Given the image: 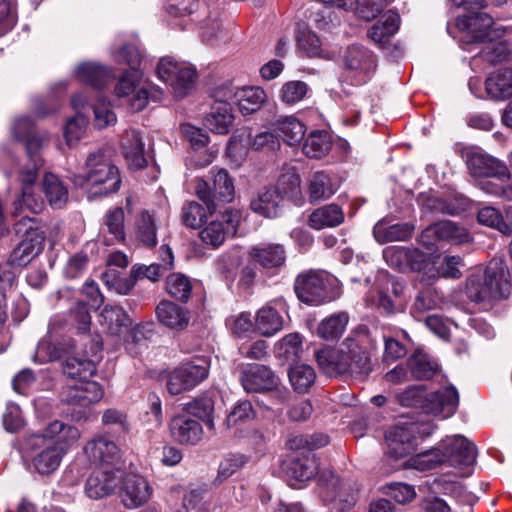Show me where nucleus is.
<instances>
[{
	"instance_id": "nucleus-1",
	"label": "nucleus",
	"mask_w": 512,
	"mask_h": 512,
	"mask_svg": "<svg viewBox=\"0 0 512 512\" xmlns=\"http://www.w3.org/2000/svg\"><path fill=\"white\" fill-rule=\"evenodd\" d=\"M374 342L366 330L349 334L338 348L325 347L315 353L320 370L329 377L366 376L372 371Z\"/></svg>"
},
{
	"instance_id": "nucleus-2",
	"label": "nucleus",
	"mask_w": 512,
	"mask_h": 512,
	"mask_svg": "<svg viewBox=\"0 0 512 512\" xmlns=\"http://www.w3.org/2000/svg\"><path fill=\"white\" fill-rule=\"evenodd\" d=\"M84 168L85 172L74 175L72 181L81 187L88 186L90 196H106L119 190V170L106 157L104 149L90 153L85 160Z\"/></svg>"
},
{
	"instance_id": "nucleus-3",
	"label": "nucleus",
	"mask_w": 512,
	"mask_h": 512,
	"mask_svg": "<svg viewBox=\"0 0 512 512\" xmlns=\"http://www.w3.org/2000/svg\"><path fill=\"white\" fill-rule=\"evenodd\" d=\"M20 140L25 142L30 164H27L20 172L19 179L22 183V195L20 199L14 202V205L15 209H18V206L24 204L33 213H38L42 209V203L34 199L31 186L35 183L38 169L43 164L39 152L44 146L46 138L32 133Z\"/></svg>"
},
{
	"instance_id": "nucleus-4",
	"label": "nucleus",
	"mask_w": 512,
	"mask_h": 512,
	"mask_svg": "<svg viewBox=\"0 0 512 512\" xmlns=\"http://www.w3.org/2000/svg\"><path fill=\"white\" fill-rule=\"evenodd\" d=\"M212 183L197 178L195 179V194L206 205L210 214L217 209L230 203L235 197V187L232 177L223 168H212Z\"/></svg>"
},
{
	"instance_id": "nucleus-5",
	"label": "nucleus",
	"mask_w": 512,
	"mask_h": 512,
	"mask_svg": "<svg viewBox=\"0 0 512 512\" xmlns=\"http://www.w3.org/2000/svg\"><path fill=\"white\" fill-rule=\"evenodd\" d=\"M279 186H268L260 190L251 200V209L266 218L278 216L284 195L296 190L300 186V177L294 171H288L279 177Z\"/></svg>"
},
{
	"instance_id": "nucleus-6",
	"label": "nucleus",
	"mask_w": 512,
	"mask_h": 512,
	"mask_svg": "<svg viewBox=\"0 0 512 512\" xmlns=\"http://www.w3.org/2000/svg\"><path fill=\"white\" fill-rule=\"evenodd\" d=\"M333 280V277L323 270L305 271L296 277L294 290L301 302L318 306L333 300Z\"/></svg>"
},
{
	"instance_id": "nucleus-7",
	"label": "nucleus",
	"mask_w": 512,
	"mask_h": 512,
	"mask_svg": "<svg viewBox=\"0 0 512 512\" xmlns=\"http://www.w3.org/2000/svg\"><path fill=\"white\" fill-rule=\"evenodd\" d=\"M16 234L21 236V241L13 249L7 262L12 266L24 267L29 264L43 249L44 236L35 227L33 218L22 217L14 226Z\"/></svg>"
},
{
	"instance_id": "nucleus-8",
	"label": "nucleus",
	"mask_w": 512,
	"mask_h": 512,
	"mask_svg": "<svg viewBox=\"0 0 512 512\" xmlns=\"http://www.w3.org/2000/svg\"><path fill=\"white\" fill-rule=\"evenodd\" d=\"M104 395L102 387L95 381L81 380L77 385L68 387L62 396V401L69 406L67 414L73 421L87 420L90 406L99 402Z\"/></svg>"
},
{
	"instance_id": "nucleus-9",
	"label": "nucleus",
	"mask_w": 512,
	"mask_h": 512,
	"mask_svg": "<svg viewBox=\"0 0 512 512\" xmlns=\"http://www.w3.org/2000/svg\"><path fill=\"white\" fill-rule=\"evenodd\" d=\"M240 382L248 393H261L275 390L281 401L289 395L286 389H278L279 378L267 366L261 364H247L242 368Z\"/></svg>"
},
{
	"instance_id": "nucleus-10",
	"label": "nucleus",
	"mask_w": 512,
	"mask_h": 512,
	"mask_svg": "<svg viewBox=\"0 0 512 512\" xmlns=\"http://www.w3.org/2000/svg\"><path fill=\"white\" fill-rule=\"evenodd\" d=\"M24 444L26 450L32 453L34 469L41 475H49L56 471L66 455L62 448L55 447L33 434L25 438Z\"/></svg>"
},
{
	"instance_id": "nucleus-11",
	"label": "nucleus",
	"mask_w": 512,
	"mask_h": 512,
	"mask_svg": "<svg viewBox=\"0 0 512 512\" xmlns=\"http://www.w3.org/2000/svg\"><path fill=\"white\" fill-rule=\"evenodd\" d=\"M123 479L120 468H97L87 477L84 485L85 495L93 500L112 495Z\"/></svg>"
},
{
	"instance_id": "nucleus-12",
	"label": "nucleus",
	"mask_w": 512,
	"mask_h": 512,
	"mask_svg": "<svg viewBox=\"0 0 512 512\" xmlns=\"http://www.w3.org/2000/svg\"><path fill=\"white\" fill-rule=\"evenodd\" d=\"M445 463L451 466L466 469V475L470 474V467L476 462L477 450L475 445L467 438L456 435L441 441Z\"/></svg>"
},
{
	"instance_id": "nucleus-13",
	"label": "nucleus",
	"mask_w": 512,
	"mask_h": 512,
	"mask_svg": "<svg viewBox=\"0 0 512 512\" xmlns=\"http://www.w3.org/2000/svg\"><path fill=\"white\" fill-rule=\"evenodd\" d=\"M208 376V364L201 360L199 363H186L174 369L167 380V390L171 395H179L192 389Z\"/></svg>"
},
{
	"instance_id": "nucleus-14",
	"label": "nucleus",
	"mask_w": 512,
	"mask_h": 512,
	"mask_svg": "<svg viewBox=\"0 0 512 512\" xmlns=\"http://www.w3.org/2000/svg\"><path fill=\"white\" fill-rule=\"evenodd\" d=\"M492 25V17L485 12H471L456 19V26L464 33L463 39L467 43L492 41Z\"/></svg>"
},
{
	"instance_id": "nucleus-15",
	"label": "nucleus",
	"mask_w": 512,
	"mask_h": 512,
	"mask_svg": "<svg viewBox=\"0 0 512 512\" xmlns=\"http://www.w3.org/2000/svg\"><path fill=\"white\" fill-rule=\"evenodd\" d=\"M88 460L99 468H119L121 451L117 444L109 438L98 435L89 440L83 447Z\"/></svg>"
},
{
	"instance_id": "nucleus-16",
	"label": "nucleus",
	"mask_w": 512,
	"mask_h": 512,
	"mask_svg": "<svg viewBox=\"0 0 512 512\" xmlns=\"http://www.w3.org/2000/svg\"><path fill=\"white\" fill-rule=\"evenodd\" d=\"M447 241L451 244L461 245L472 241L468 230L452 221L437 222L426 228L421 234V242L425 246L433 245L430 238Z\"/></svg>"
},
{
	"instance_id": "nucleus-17",
	"label": "nucleus",
	"mask_w": 512,
	"mask_h": 512,
	"mask_svg": "<svg viewBox=\"0 0 512 512\" xmlns=\"http://www.w3.org/2000/svg\"><path fill=\"white\" fill-rule=\"evenodd\" d=\"M34 436L42 437L45 442L62 448L67 453L80 439V430L71 424L60 420L49 422L42 432L32 433Z\"/></svg>"
},
{
	"instance_id": "nucleus-18",
	"label": "nucleus",
	"mask_w": 512,
	"mask_h": 512,
	"mask_svg": "<svg viewBox=\"0 0 512 512\" xmlns=\"http://www.w3.org/2000/svg\"><path fill=\"white\" fill-rule=\"evenodd\" d=\"M121 501L128 509H136L143 506L151 497L152 488L148 481L137 474L123 473L121 481Z\"/></svg>"
},
{
	"instance_id": "nucleus-19",
	"label": "nucleus",
	"mask_w": 512,
	"mask_h": 512,
	"mask_svg": "<svg viewBox=\"0 0 512 512\" xmlns=\"http://www.w3.org/2000/svg\"><path fill=\"white\" fill-rule=\"evenodd\" d=\"M459 403V395L454 386H446L426 396L423 409L434 416L443 418L452 416Z\"/></svg>"
},
{
	"instance_id": "nucleus-20",
	"label": "nucleus",
	"mask_w": 512,
	"mask_h": 512,
	"mask_svg": "<svg viewBox=\"0 0 512 512\" xmlns=\"http://www.w3.org/2000/svg\"><path fill=\"white\" fill-rule=\"evenodd\" d=\"M141 76L140 71H126L115 86V95L119 98L127 97L134 93L129 99V107L133 112L143 110L148 103L147 90L145 88L136 90Z\"/></svg>"
},
{
	"instance_id": "nucleus-21",
	"label": "nucleus",
	"mask_w": 512,
	"mask_h": 512,
	"mask_svg": "<svg viewBox=\"0 0 512 512\" xmlns=\"http://www.w3.org/2000/svg\"><path fill=\"white\" fill-rule=\"evenodd\" d=\"M319 463L315 455L308 452L293 459L286 468V476L289 485L293 488H301L316 475Z\"/></svg>"
},
{
	"instance_id": "nucleus-22",
	"label": "nucleus",
	"mask_w": 512,
	"mask_h": 512,
	"mask_svg": "<svg viewBox=\"0 0 512 512\" xmlns=\"http://www.w3.org/2000/svg\"><path fill=\"white\" fill-rule=\"evenodd\" d=\"M466 164L471 175L475 177H509L507 167L502 162L488 155L469 153Z\"/></svg>"
},
{
	"instance_id": "nucleus-23",
	"label": "nucleus",
	"mask_w": 512,
	"mask_h": 512,
	"mask_svg": "<svg viewBox=\"0 0 512 512\" xmlns=\"http://www.w3.org/2000/svg\"><path fill=\"white\" fill-rule=\"evenodd\" d=\"M483 277L497 298L508 297L512 285L509 279L508 266L504 260L492 259L486 266Z\"/></svg>"
},
{
	"instance_id": "nucleus-24",
	"label": "nucleus",
	"mask_w": 512,
	"mask_h": 512,
	"mask_svg": "<svg viewBox=\"0 0 512 512\" xmlns=\"http://www.w3.org/2000/svg\"><path fill=\"white\" fill-rule=\"evenodd\" d=\"M383 258L389 266L399 270H420L425 261V254L418 249L392 246L383 251Z\"/></svg>"
},
{
	"instance_id": "nucleus-25",
	"label": "nucleus",
	"mask_w": 512,
	"mask_h": 512,
	"mask_svg": "<svg viewBox=\"0 0 512 512\" xmlns=\"http://www.w3.org/2000/svg\"><path fill=\"white\" fill-rule=\"evenodd\" d=\"M387 442V454L394 459H401L416 450L417 443L405 425H397L391 428L385 435Z\"/></svg>"
},
{
	"instance_id": "nucleus-26",
	"label": "nucleus",
	"mask_w": 512,
	"mask_h": 512,
	"mask_svg": "<svg viewBox=\"0 0 512 512\" xmlns=\"http://www.w3.org/2000/svg\"><path fill=\"white\" fill-rule=\"evenodd\" d=\"M172 437L181 444H196L201 440L203 429L198 421L186 416H175L170 422Z\"/></svg>"
},
{
	"instance_id": "nucleus-27",
	"label": "nucleus",
	"mask_w": 512,
	"mask_h": 512,
	"mask_svg": "<svg viewBox=\"0 0 512 512\" xmlns=\"http://www.w3.org/2000/svg\"><path fill=\"white\" fill-rule=\"evenodd\" d=\"M156 316L158 321L164 326L175 329H185L190 320L187 309L177 305L174 302L163 300L156 307Z\"/></svg>"
},
{
	"instance_id": "nucleus-28",
	"label": "nucleus",
	"mask_w": 512,
	"mask_h": 512,
	"mask_svg": "<svg viewBox=\"0 0 512 512\" xmlns=\"http://www.w3.org/2000/svg\"><path fill=\"white\" fill-rule=\"evenodd\" d=\"M343 209L337 204H327L311 212L308 225L314 230L334 228L344 222Z\"/></svg>"
},
{
	"instance_id": "nucleus-29",
	"label": "nucleus",
	"mask_w": 512,
	"mask_h": 512,
	"mask_svg": "<svg viewBox=\"0 0 512 512\" xmlns=\"http://www.w3.org/2000/svg\"><path fill=\"white\" fill-rule=\"evenodd\" d=\"M345 68L358 73L368 75L375 69V60L372 53L363 46L351 45L344 54Z\"/></svg>"
},
{
	"instance_id": "nucleus-30",
	"label": "nucleus",
	"mask_w": 512,
	"mask_h": 512,
	"mask_svg": "<svg viewBox=\"0 0 512 512\" xmlns=\"http://www.w3.org/2000/svg\"><path fill=\"white\" fill-rule=\"evenodd\" d=\"M337 190L336 182L324 171L313 173L308 180L307 191L311 203L325 201L332 197Z\"/></svg>"
},
{
	"instance_id": "nucleus-31",
	"label": "nucleus",
	"mask_w": 512,
	"mask_h": 512,
	"mask_svg": "<svg viewBox=\"0 0 512 512\" xmlns=\"http://www.w3.org/2000/svg\"><path fill=\"white\" fill-rule=\"evenodd\" d=\"M284 319L272 306L265 305L257 310L254 330L264 337H272L283 329Z\"/></svg>"
},
{
	"instance_id": "nucleus-32",
	"label": "nucleus",
	"mask_w": 512,
	"mask_h": 512,
	"mask_svg": "<svg viewBox=\"0 0 512 512\" xmlns=\"http://www.w3.org/2000/svg\"><path fill=\"white\" fill-rule=\"evenodd\" d=\"M485 89L491 99L503 101L512 98V69L493 72L485 81Z\"/></svg>"
},
{
	"instance_id": "nucleus-33",
	"label": "nucleus",
	"mask_w": 512,
	"mask_h": 512,
	"mask_svg": "<svg viewBox=\"0 0 512 512\" xmlns=\"http://www.w3.org/2000/svg\"><path fill=\"white\" fill-rule=\"evenodd\" d=\"M414 225L397 223L389 225L385 219L379 220L374 228L373 235L377 242L384 244L394 241H406L412 237Z\"/></svg>"
},
{
	"instance_id": "nucleus-34",
	"label": "nucleus",
	"mask_w": 512,
	"mask_h": 512,
	"mask_svg": "<svg viewBox=\"0 0 512 512\" xmlns=\"http://www.w3.org/2000/svg\"><path fill=\"white\" fill-rule=\"evenodd\" d=\"M250 257L264 268L280 267L285 263V249L280 244H259L250 249Z\"/></svg>"
},
{
	"instance_id": "nucleus-35",
	"label": "nucleus",
	"mask_w": 512,
	"mask_h": 512,
	"mask_svg": "<svg viewBox=\"0 0 512 512\" xmlns=\"http://www.w3.org/2000/svg\"><path fill=\"white\" fill-rule=\"evenodd\" d=\"M76 77L95 88L105 86L114 77L111 69L98 63L84 62L78 65Z\"/></svg>"
},
{
	"instance_id": "nucleus-36",
	"label": "nucleus",
	"mask_w": 512,
	"mask_h": 512,
	"mask_svg": "<svg viewBox=\"0 0 512 512\" xmlns=\"http://www.w3.org/2000/svg\"><path fill=\"white\" fill-rule=\"evenodd\" d=\"M122 147L130 167L141 169L146 166L147 160L145 158L144 142L138 131H128L122 142Z\"/></svg>"
},
{
	"instance_id": "nucleus-37",
	"label": "nucleus",
	"mask_w": 512,
	"mask_h": 512,
	"mask_svg": "<svg viewBox=\"0 0 512 512\" xmlns=\"http://www.w3.org/2000/svg\"><path fill=\"white\" fill-rule=\"evenodd\" d=\"M135 236L139 243L147 248L157 244L155 216L148 210L141 211L135 220Z\"/></svg>"
},
{
	"instance_id": "nucleus-38",
	"label": "nucleus",
	"mask_w": 512,
	"mask_h": 512,
	"mask_svg": "<svg viewBox=\"0 0 512 512\" xmlns=\"http://www.w3.org/2000/svg\"><path fill=\"white\" fill-rule=\"evenodd\" d=\"M400 17L394 11L385 12L370 28L369 37L378 44L388 41L399 29Z\"/></svg>"
},
{
	"instance_id": "nucleus-39",
	"label": "nucleus",
	"mask_w": 512,
	"mask_h": 512,
	"mask_svg": "<svg viewBox=\"0 0 512 512\" xmlns=\"http://www.w3.org/2000/svg\"><path fill=\"white\" fill-rule=\"evenodd\" d=\"M279 139L292 146L299 143L305 135V126L294 116L277 119L273 124Z\"/></svg>"
},
{
	"instance_id": "nucleus-40",
	"label": "nucleus",
	"mask_w": 512,
	"mask_h": 512,
	"mask_svg": "<svg viewBox=\"0 0 512 512\" xmlns=\"http://www.w3.org/2000/svg\"><path fill=\"white\" fill-rule=\"evenodd\" d=\"M130 323L129 315L121 306L106 305L100 313V324L111 335H118Z\"/></svg>"
},
{
	"instance_id": "nucleus-41",
	"label": "nucleus",
	"mask_w": 512,
	"mask_h": 512,
	"mask_svg": "<svg viewBox=\"0 0 512 512\" xmlns=\"http://www.w3.org/2000/svg\"><path fill=\"white\" fill-rule=\"evenodd\" d=\"M267 100V95L261 87H244L238 91L237 103L243 115L258 111Z\"/></svg>"
},
{
	"instance_id": "nucleus-42",
	"label": "nucleus",
	"mask_w": 512,
	"mask_h": 512,
	"mask_svg": "<svg viewBox=\"0 0 512 512\" xmlns=\"http://www.w3.org/2000/svg\"><path fill=\"white\" fill-rule=\"evenodd\" d=\"M43 191L53 208H62L68 201V190L59 180V178L51 173H47L43 180Z\"/></svg>"
},
{
	"instance_id": "nucleus-43",
	"label": "nucleus",
	"mask_w": 512,
	"mask_h": 512,
	"mask_svg": "<svg viewBox=\"0 0 512 512\" xmlns=\"http://www.w3.org/2000/svg\"><path fill=\"white\" fill-rule=\"evenodd\" d=\"M318 493L324 502H334L342 495V484L338 476L324 469L318 478Z\"/></svg>"
},
{
	"instance_id": "nucleus-44",
	"label": "nucleus",
	"mask_w": 512,
	"mask_h": 512,
	"mask_svg": "<svg viewBox=\"0 0 512 512\" xmlns=\"http://www.w3.org/2000/svg\"><path fill=\"white\" fill-rule=\"evenodd\" d=\"M233 119L234 116L230 105L212 106L211 113L206 118V125L214 133L227 134Z\"/></svg>"
},
{
	"instance_id": "nucleus-45",
	"label": "nucleus",
	"mask_w": 512,
	"mask_h": 512,
	"mask_svg": "<svg viewBox=\"0 0 512 512\" xmlns=\"http://www.w3.org/2000/svg\"><path fill=\"white\" fill-rule=\"evenodd\" d=\"M348 320V315L344 312L331 315L321 321L317 335L327 341L338 339L343 334Z\"/></svg>"
},
{
	"instance_id": "nucleus-46",
	"label": "nucleus",
	"mask_w": 512,
	"mask_h": 512,
	"mask_svg": "<svg viewBox=\"0 0 512 512\" xmlns=\"http://www.w3.org/2000/svg\"><path fill=\"white\" fill-rule=\"evenodd\" d=\"M407 463L409 467L420 471L434 469L437 466L444 464L445 456H443L441 442L437 447L423 451L411 457Z\"/></svg>"
},
{
	"instance_id": "nucleus-47",
	"label": "nucleus",
	"mask_w": 512,
	"mask_h": 512,
	"mask_svg": "<svg viewBox=\"0 0 512 512\" xmlns=\"http://www.w3.org/2000/svg\"><path fill=\"white\" fill-rule=\"evenodd\" d=\"M63 372L71 378L85 380L96 372V364L93 360L81 357H68L62 365Z\"/></svg>"
},
{
	"instance_id": "nucleus-48",
	"label": "nucleus",
	"mask_w": 512,
	"mask_h": 512,
	"mask_svg": "<svg viewBox=\"0 0 512 512\" xmlns=\"http://www.w3.org/2000/svg\"><path fill=\"white\" fill-rule=\"evenodd\" d=\"M331 148L330 135L325 131H314L303 144V152L310 158H321Z\"/></svg>"
},
{
	"instance_id": "nucleus-49",
	"label": "nucleus",
	"mask_w": 512,
	"mask_h": 512,
	"mask_svg": "<svg viewBox=\"0 0 512 512\" xmlns=\"http://www.w3.org/2000/svg\"><path fill=\"white\" fill-rule=\"evenodd\" d=\"M407 365L413 378L426 380L432 378L437 372L438 366L427 355L415 353L412 355Z\"/></svg>"
},
{
	"instance_id": "nucleus-50",
	"label": "nucleus",
	"mask_w": 512,
	"mask_h": 512,
	"mask_svg": "<svg viewBox=\"0 0 512 512\" xmlns=\"http://www.w3.org/2000/svg\"><path fill=\"white\" fill-rule=\"evenodd\" d=\"M315 378V371L310 365L296 364L290 368L289 380L295 391L306 392L313 385Z\"/></svg>"
},
{
	"instance_id": "nucleus-51",
	"label": "nucleus",
	"mask_w": 512,
	"mask_h": 512,
	"mask_svg": "<svg viewBox=\"0 0 512 512\" xmlns=\"http://www.w3.org/2000/svg\"><path fill=\"white\" fill-rule=\"evenodd\" d=\"M466 295L473 302H484L498 299L485 278L482 276H471L466 283Z\"/></svg>"
},
{
	"instance_id": "nucleus-52",
	"label": "nucleus",
	"mask_w": 512,
	"mask_h": 512,
	"mask_svg": "<svg viewBox=\"0 0 512 512\" xmlns=\"http://www.w3.org/2000/svg\"><path fill=\"white\" fill-rule=\"evenodd\" d=\"M124 219V210L121 207L113 208L106 213L104 225L111 236L107 241L121 242L125 239Z\"/></svg>"
},
{
	"instance_id": "nucleus-53",
	"label": "nucleus",
	"mask_w": 512,
	"mask_h": 512,
	"mask_svg": "<svg viewBox=\"0 0 512 512\" xmlns=\"http://www.w3.org/2000/svg\"><path fill=\"white\" fill-rule=\"evenodd\" d=\"M196 77V70L183 63L170 86L172 87L176 97L182 98L192 89Z\"/></svg>"
},
{
	"instance_id": "nucleus-54",
	"label": "nucleus",
	"mask_w": 512,
	"mask_h": 512,
	"mask_svg": "<svg viewBox=\"0 0 512 512\" xmlns=\"http://www.w3.org/2000/svg\"><path fill=\"white\" fill-rule=\"evenodd\" d=\"M477 219L479 223L494 228L504 235L512 234L511 226L504 221L500 211L494 207L486 206L481 208L478 211Z\"/></svg>"
},
{
	"instance_id": "nucleus-55",
	"label": "nucleus",
	"mask_w": 512,
	"mask_h": 512,
	"mask_svg": "<svg viewBox=\"0 0 512 512\" xmlns=\"http://www.w3.org/2000/svg\"><path fill=\"white\" fill-rule=\"evenodd\" d=\"M227 235L224 224L220 221H211L199 233V237L204 245L210 248L220 247Z\"/></svg>"
},
{
	"instance_id": "nucleus-56",
	"label": "nucleus",
	"mask_w": 512,
	"mask_h": 512,
	"mask_svg": "<svg viewBox=\"0 0 512 512\" xmlns=\"http://www.w3.org/2000/svg\"><path fill=\"white\" fill-rule=\"evenodd\" d=\"M166 290L174 298L187 301L192 292L190 280L181 273H174L166 279Z\"/></svg>"
},
{
	"instance_id": "nucleus-57",
	"label": "nucleus",
	"mask_w": 512,
	"mask_h": 512,
	"mask_svg": "<svg viewBox=\"0 0 512 512\" xmlns=\"http://www.w3.org/2000/svg\"><path fill=\"white\" fill-rule=\"evenodd\" d=\"M88 125V118L82 114H76L68 119L63 131L66 143L71 146L81 140L86 134Z\"/></svg>"
},
{
	"instance_id": "nucleus-58",
	"label": "nucleus",
	"mask_w": 512,
	"mask_h": 512,
	"mask_svg": "<svg viewBox=\"0 0 512 512\" xmlns=\"http://www.w3.org/2000/svg\"><path fill=\"white\" fill-rule=\"evenodd\" d=\"M153 334V324L152 323H142L134 326L130 332L126 342L127 351L136 356L138 351V346H145V341L150 338Z\"/></svg>"
},
{
	"instance_id": "nucleus-59",
	"label": "nucleus",
	"mask_w": 512,
	"mask_h": 512,
	"mask_svg": "<svg viewBox=\"0 0 512 512\" xmlns=\"http://www.w3.org/2000/svg\"><path fill=\"white\" fill-rule=\"evenodd\" d=\"M188 411L194 416L202 419L209 429L214 428L212 413L214 411V401L211 397L205 395L195 399L188 404Z\"/></svg>"
},
{
	"instance_id": "nucleus-60",
	"label": "nucleus",
	"mask_w": 512,
	"mask_h": 512,
	"mask_svg": "<svg viewBox=\"0 0 512 512\" xmlns=\"http://www.w3.org/2000/svg\"><path fill=\"white\" fill-rule=\"evenodd\" d=\"M181 219L185 226L199 228L206 219L205 209L195 201L186 202L182 207Z\"/></svg>"
},
{
	"instance_id": "nucleus-61",
	"label": "nucleus",
	"mask_w": 512,
	"mask_h": 512,
	"mask_svg": "<svg viewBox=\"0 0 512 512\" xmlns=\"http://www.w3.org/2000/svg\"><path fill=\"white\" fill-rule=\"evenodd\" d=\"M280 356L287 360L298 358L302 351V339L298 333H291L283 337L276 345Z\"/></svg>"
},
{
	"instance_id": "nucleus-62",
	"label": "nucleus",
	"mask_w": 512,
	"mask_h": 512,
	"mask_svg": "<svg viewBox=\"0 0 512 512\" xmlns=\"http://www.w3.org/2000/svg\"><path fill=\"white\" fill-rule=\"evenodd\" d=\"M308 86L303 81H289L285 83L279 92L282 102L292 105L300 102L307 94Z\"/></svg>"
},
{
	"instance_id": "nucleus-63",
	"label": "nucleus",
	"mask_w": 512,
	"mask_h": 512,
	"mask_svg": "<svg viewBox=\"0 0 512 512\" xmlns=\"http://www.w3.org/2000/svg\"><path fill=\"white\" fill-rule=\"evenodd\" d=\"M255 417V411L251 402L245 400L238 402L226 418L228 428L235 427L241 423H246Z\"/></svg>"
},
{
	"instance_id": "nucleus-64",
	"label": "nucleus",
	"mask_w": 512,
	"mask_h": 512,
	"mask_svg": "<svg viewBox=\"0 0 512 512\" xmlns=\"http://www.w3.org/2000/svg\"><path fill=\"white\" fill-rule=\"evenodd\" d=\"M114 60L119 64H127L128 71H139L142 55L139 48L134 44L124 45L116 54Z\"/></svg>"
}]
</instances>
